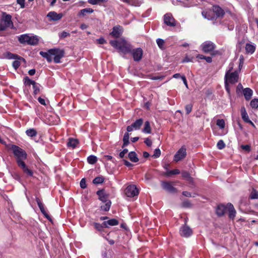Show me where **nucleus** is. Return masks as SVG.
Masks as SVG:
<instances>
[{"label":"nucleus","instance_id":"6e6552de","mask_svg":"<svg viewBox=\"0 0 258 258\" xmlns=\"http://www.w3.org/2000/svg\"><path fill=\"white\" fill-rule=\"evenodd\" d=\"M52 55L54 61L55 63H59L60 59L64 56V52L63 50L60 49H52Z\"/></svg>","mask_w":258,"mask_h":258},{"label":"nucleus","instance_id":"5701e85b","mask_svg":"<svg viewBox=\"0 0 258 258\" xmlns=\"http://www.w3.org/2000/svg\"><path fill=\"white\" fill-rule=\"evenodd\" d=\"M243 95L246 100H249L253 94L252 90L249 88H246L243 90Z\"/></svg>","mask_w":258,"mask_h":258},{"label":"nucleus","instance_id":"ddd939ff","mask_svg":"<svg viewBox=\"0 0 258 258\" xmlns=\"http://www.w3.org/2000/svg\"><path fill=\"white\" fill-rule=\"evenodd\" d=\"M179 231L181 236L185 237H188L192 234V230L186 225L182 226Z\"/></svg>","mask_w":258,"mask_h":258},{"label":"nucleus","instance_id":"f257e3e1","mask_svg":"<svg viewBox=\"0 0 258 258\" xmlns=\"http://www.w3.org/2000/svg\"><path fill=\"white\" fill-rule=\"evenodd\" d=\"M11 149L16 157L17 164L23 172L29 176H32L33 172L30 169L28 166L25 164L24 160L27 159V154L26 152L22 149L16 145H12Z\"/></svg>","mask_w":258,"mask_h":258},{"label":"nucleus","instance_id":"f3484780","mask_svg":"<svg viewBox=\"0 0 258 258\" xmlns=\"http://www.w3.org/2000/svg\"><path fill=\"white\" fill-rule=\"evenodd\" d=\"M97 195L99 197V199L103 203L110 201V200H108V195L106 194L104 190H99L97 191Z\"/></svg>","mask_w":258,"mask_h":258},{"label":"nucleus","instance_id":"09e8293b","mask_svg":"<svg viewBox=\"0 0 258 258\" xmlns=\"http://www.w3.org/2000/svg\"><path fill=\"white\" fill-rule=\"evenodd\" d=\"M80 187L82 188H85L87 187L86 180L85 178H82L80 183Z\"/></svg>","mask_w":258,"mask_h":258},{"label":"nucleus","instance_id":"ea45409f","mask_svg":"<svg viewBox=\"0 0 258 258\" xmlns=\"http://www.w3.org/2000/svg\"><path fill=\"white\" fill-rule=\"evenodd\" d=\"M250 104L252 108H257L258 107V99L255 98L252 99Z\"/></svg>","mask_w":258,"mask_h":258},{"label":"nucleus","instance_id":"58836bf2","mask_svg":"<svg viewBox=\"0 0 258 258\" xmlns=\"http://www.w3.org/2000/svg\"><path fill=\"white\" fill-rule=\"evenodd\" d=\"M36 82L34 81L30 80L28 77L24 78V83L27 85H34Z\"/></svg>","mask_w":258,"mask_h":258},{"label":"nucleus","instance_id":"de8ad7c7","mask_svg":"<svg viewBox=\"0 0 258 258\" xmlns=\"http://www.w3.org/2000/svg\"><path fill=\"white\" fill-rule=\"evenodd\" d=\"M241 115V117L244 122H247L248 120H250L247 112L245 113H243Z\"/></svg>","mask_w":258,"mask_h":258},{"label":"nucleus","instance_id":"0e129e2a","mask_svg":"<svg viewBox=\"0 0 258 258\" xmlns=\"http://www.w3.org/2000/svg\"><path fill=\"white\" fill-rule=\"evenodd\" d=\"M181 79L182 80L183 82V83L185 85V86L187 88L188 87V85H187V81H186V78L185 76H182L181 77Z\"/></svg>","mask_w":258,"mask_h":258},{"label":"nucleus","instance_id":"7ed1b4c3","mask_svg":"<svg viewBox=\"0 0 258 258\" xmlns=\"http://www.w3.org/2000/svg\"><path fill=\"white\" fill-rule=\"evenodd\" d=\"M18 40L21 44L36 45L38 44L40 37L37 35L24 34L18 36Z\"/></svg>","mask_w":258,"mask_h":258},{"label":"nucleus","instance_id":"c85d7f7f","mask_svg":"<svg viewBox=\"0 0 258 258\" xmlns=\"http://www.w3.org/2000/svg\"><path fill=\"white\" fill-rule=\"evenodd\" d=\"M128 156L130 160L133 162H137L139 161L137 155L135 152H130Z\"/></svg>","mask_w":258,"mask_h":258},{"label":"nucleus","instance_id":"a211bd4d","mask_svg":"<svg viewBox=\"0 0 258 258\" xmlns=\"http://www.w3.org/2000/svg\"><path fill=\"white\" fill-rule=\"evenodd\" d=\"M52 49H49L47 52H44V51H40V54L43 57L45 58L48 62H51L52 60Z\"/></svg>","mask_w":258,"mask_h":258},{"label":"nucleus","instance_id":"a18cd8bd","mask_svg":"<svg viewBox=\"0 0 258 258\" xmlns=\"http://www.w3.org/2000/svg\"><path fill=\"white\" fill-rule=\"evenodd\" d=\"M161 155V151L159 149L157 148L156 149L154 152V154L153 155V157L154 158H158Z\"/></svg>","mask_w":258,"mask_h":258},{"label":"nucleus","instance_id":"774afa93","mask_svg":"<svg viewBox=\"0 0 258 258\" xmlns=\"http://www.w3.org/2000/svg\"><path fill=\"white\" fill-rule=\"evenodd\" d=\"M204 59H205L208 62H211L212 61V58L210 56H205Z\"/></svg>","mask_w":258,"mask_h":258},{"label":"nucleus","instance_id":"f704fd0d","mask_svg":"<svg viewBox=\"0 0 258 258\" xmlns=\"http://www.w3.org/2000/svg\"><path fill=\"white\" fill-rule=\"evenodd\" d=\"M180 173V171L178 169H174L172 170H169L167 171L165 173V175L167 176H170L171 175L173 174H178Z\"/></svg>","mask_w":258,"mask_h":258},{"label":"nucleus","instance_id":"37998d69","mask_svg":"<svg viewBox=\"0 0 258 258\" xmlns=\"http://www.w3.org/2000/svg\"><path fill=\"white\" fill-rule=\"evenodd\" d=\"M33 88L34 90V94H37L39 92L40 88H39V85L37 84L36 83H35L34 85H33Z\"/></svg>","mask_w":258,"mask_h":258},{"label":"nucleus","instance_id":"4be33fe9","mask_svg":"<svg viewBox=\"0 0 258 258\" xmlns=\"http://www.w3.org/2000/svg\"><path fill=\"white\" fill-rule=\"evenodd\" d=\"M227 210V205L225 206L224 205H219L216 209V213L218 216H223Z\"/></svg>","mask_w":258,"mask_h":258},{"label":"nucleus","instance_id":"f8f14e48","mask_svg":"<svg viewBox=\"0 0 258 258\" xmlns=\"http://www.w3.org/2000/svg\"><path fill=\"white\" fill-rule=\"evenodd\" d=\"M133 55L134 60L136 61H140L143 56V50L141 48H137L136 49H132L131 52H130Z\"/></svg>","mask_w":258,"mask_h":258},{"label":"nucleus","instance_id":"cd10ccee","mask_svg":"<svg viewBox=\"0 0 258 258\" xmlns=\"http://www.w3.org/2000/svg\"><path fill=\"white\" fill-rule=\"evenodd\" d=\"M79 142L78 140L75 139L73 138H70L69 140V141L67 143V145L68 147H72L73 148H75L77 145L78 144Z\"/></svg>","mask_w":258,"mask_h":258},{"label":"nucleus","instance_id":"a19ab883","mask_svg":"<svg viewBox=\"0 0 258 258\" xmlns=\"http://www.w3.org/2000/svg\"><path fill=\"white\" fill-rule=\"evenodd\" d=\"M156 42L160 48L163 49L164 48V41L163 39L158 38L156 40Z\"/></svg>","mask_w":258,"mask_h":258},{"label":"nucleus","instance_id":"0eeeda50","mask_svg":"<svg viewBox=\"0 0 258 258\" xmlns=\"http://www.w3.org/2000/svg\"><path fill=\"white\" fill-rule=\"evenodd\" d=\"M186 156V150L185 146H182L174 156L173 160L175 162L183 159Z\"/></svg>","mask_w":258,"mask_h":258},{"label":"nucleus","instance_id":"473e14b6","mask_svg":"<svg viewBox=\"0 0 258 258\" xmlns=\"http://www.w3.org/2000/svg\"><path fill=\"white\" fill-rule=\"evenodd\" d=\"M88 162L91 164H94L97 161V158L94 155H90L87 158Z\"/></svg>","mask_w":258,"mask_h":258},{"label":"nucleus","instance_id":"6ab92c4d","mask_svg":"<svg viewBox=\"0 0 258 258\" xmlns=\"http://www.w3.org/2000/svg\"><path fill=\"white\" fill-rule=\"evenodd\" d=\"M227 210L229 212V217L230 219H233L235 217L236 215V211L233 206V205L231 203H228L227 204Z\"/></svg>","mask_w":258,"mask_h":258},{"label":"nucleus","instance_id":"423d86ee","mask_svg":"<svg viewBox=\"0 0 258 258\" xmlns=\"http://www.w3.org/2000/svg\"><path fill=\"white\" fill-rule=\"evenodd\" d=\"M124 192L127 197H134L138 195L139 190L135 185L132 184L126 187Z\"/></svg>","mask_w":258,"mask_h":258},{"label":"nucleus","instance_id":"393cba45","mask_svg":"<svg viewBox=\"0 0 258 258\" xmlns=\"http://www.w3.org/2000/svg\"><path fill=\"white\" fill-rule=\"evenodd\" d=\"M142 132L145 134L151 133V127L150 123L149 121H145L144 128L142 130Z\"/></svg>","mask_w":258,"mask_h":258},{"label":"nucleus","instance_id":"603ef678","mask_svg":"<svg viewBox=\"0 0 258 258\" xmlns=\"http://www.w3.org/2000/svg\"><path fill=\"white\" fill-rule=\"evenodd\" d=\"M13 67L15 69H17L20 66V62L19 61L17 60H15L13 62Z\"/></svg>","mask_w":258,"mask_h":258},{"label":"nucleus","instance_id":"c756f323","mask_svg":"<svg viewBox=\"0 0 258 258\" xmlns=\"http://www.w3.org/2000/svg\"><path fill=\"white\" fill-rule=\"evenodd\" d=\"M26 134L29 137H34L37 135V132L34 128H29L26 130Z\"/></svg>","mask_w":258,"mask_h":258},{"label":"nucleus","instance_id":"4d7b16f0","mask_svg":"<svg viewBox=\"0 0 258 258\" xmlns=\"http://www.w3.org/2000/svg\"><path fill=\"white\" fill-rule=\"evenodd\" d=\"M8 56L9 58L11 59H16L18 58V55L11 53H9Z\"/></svg>","mask_w":258,"mask_h":258},{"label":"nucleus","instance_id":"7c9ffc66","mask_svg":"<svg viewBox=\"0 0 258 258\" xmlns=\"http://www.w3.org/2000/svg\"><path fill=\"white\" fill-rule=\"evenodd\" d=\"M103 203L104 204L101 206V209L104 211H108L111 205V202L110 201Z\"/></svg>","mask_w":258,"mask_h":258},{"label":"nucleus","instance_id":"864d4df0","mask_svg":"<svg viewBox=\"0 0 258 258\" xmlns=\"http://www.w3.org/2000/svg\"><path fill=\"white\" fill-rule=\"evenodd\" d=\"M25 0H17V3L20 6L21 8H25Z\"/></svg>","mask_w":258,"mask_h":258},{"label":"nucleus","instance_id":"412c9836","mask_svg":"<svg viewBox=\"0 0 258 258\" xmlns=\"http://www.w3.org/2000/svg\"><path fill=\"white\" fill-rule=\"evenodd\" d=\"M122 28L120 26H115L113 28L112 31L110 34L114 37L118 38L121 33Z\"/></svg>","mask_w":258,"mask_h":258},{"label":"nucleus","instance_id":"c03bdc74","mask_svg":"<svg viewBox=\"0 0 258 258\" xmlns=\"http://www.w3.org/2000/svg\"><path fill=\"white\" fill-rule=\"evenodd\" d=\"M95 228L99 231H102L104 227L103 223L102 224L99 223H95L94 224Z\"/></svg>","mask_w":258,"mask_h":258},{"label":"nucleus","instance_id":"2eb2a0df","mask_svg":"<svg viewBox=\"0 0 258 258\" xmlns=\"http://www.w3.org/2000/svg\"><path fill=\"white\" fill-rule=\"evenodd\" d=\"M162 187L167 191L171 193L176 192L177 190L174 188L169 182L163 181L161 183Z\"/></svg>","mask_w":258,"mask_h":258},{"label":"nucleus","instance_id":"8fccbe9b","mask_svg":"<svg viewBox=\"0 0 258 258\" xmlns=\"http://www.w3.org/2000/svg\"><path fill=\"white\" fill-rule=\"evenodd\" d=\"M69 36H70V34L66 31H62L59 34V36L60 38H64Z\"/></svg>","mask_w":258,"mask_h":258},{"label":"nucleus","instance_id":"bb28decb","mask_svg":"<svg viewBox=\"0 0 258 258\" xmlns=\"http://www.w3.org/2000/svg\"><path fill=\"white\" fill-rule=\"evenodd\" d=\"M255 50V46L250 43H246L245 45V50L247 53L252 54Z\"/></svg>","mask_w":258,"mask_h":258},{"label":"nucleus","instance_id":"2f4dec72","mask_svg":"<svg viewBox=\"0 0 258 258\" xmlns=\"http://www.w3.org/2000/svg\"><path fill=\"white\" fill-rule=\"evenodd\" d=\"M129 138H130V135L128 134V132L125 133L123 138V144L122 146V148L127 146L129 144Z\"/></svg>","mask_w":258,"mask_h":258},{"label":"nucleus","instance_id":"9d476101","mask_svg":"<svg viewBox=\"0 0 258 258\" xmlns=\"http://www.w3.org/2000/svg\"><path fill=\"white\" fill-rule=\"evenodd\" d=\"M201 47L205 53H208L212 51L215 49V45L211 41H207L202 43Z\"/></svg>","mask_w":258,"mask_h":258},{"label":"nucleus","instance_id":"69168bd1","mask_svg":"<svg viewBox=\"0 0 258 258\" xmlns=\"http://www.w3.org/2000/svg\"><path fill=\"white\" fill-rule=\"evenodd\" d=\"M182 195L187 197H191V194L189 192L186 191H183Z\"/></svg>","mask_w":258,"mask_h":258},{"label":"nucleus","instance_id":"a878e982","mask_svg":"<svg viewBox=\"0 0 258 258\" xmlns=\"http://www.w3.org/2000/svg\"><path fill=\"white\" fill-rule=\"evenodd\" d=\"M94 12V10L91 8H85L81 10L78 13L79 17H83L86 15L87 14H91Z\"/></svg>","mask_w":258,"mask_h":258},{"label":"nucleus","instance_id":"e2e57ef3","mask_svg":"<svg viewBox=\"0 0 258 258\" xmlns=\"http://www.w3.org/2000/svg\"><path fill=\"white\" fill-rule=\"evenodd\" d=\"M122 2L125 3H127L129 5H134V0H121Z\"/></svg>","mask_w":258,"mask_h":258},{"label":"nucleus","instance_id":"4468645a","mask_svg":"<svg viewBox=\"0 0 258 258\" xmlns=\"http://www.w3.org/2000/svg\"><path fill=\"white\" fill-rule=\"evenodd\" d=\"M63 15L61 13L57 14L55 12L51 11L48 13L47 17L49 18L50 21H56L61 19Z\"/></svg>","mask_w":258,"mask_h":258},{"label":"nucleus","instance_id":"13d9d810","mask_svg":"<svg viewBox=\"0 0 258 258\" xmlns=\"http://www.w3.org/2000/svg\"><path fill=\"white\" fill-rule=\"evenodd\" d=\"M145 143L147 146L150 147L152 145V142L149 138H146L145 140Z\"/></svg>","mask_w":258,"mask_h":258},{"label":"nucleus","instance_id":"bf43d9fd","mask_svg":"<svg viewBox=\"0 0 258 258\" xmlns=\"http://www.w3.org/2000/svg\"><path fill=\"white\" fill-rule=\"evenodd\" d=\"M181 174L182 177L185 178H189L190 177L189 174L186 171H183Z\"/></svg>","mask_w":258,"mask_h":258},{"label":"nucleus","instance_id":"b1692460","mask_svg":"<svg viewBox=\"0 0 258 258\" xmlns=\"http://www.w3.org/2000/svg\"><path fill=\"white\" fill-rule=\"evenodd\" d=\"M118 224V221L115 219H111L108 221L103 222V225L105 227H108V226H115Z\"/></svg>","mask_w":258,"mask_h":258},{"label":"nucleus","instance_id":"79ce46f5","mask_svg":"<svg viewBox=\"0 0 258 258\" xmlns=\"http://www.w3.org/2000/svg\"><path fill=\"white\" fill-rule=\"evenodd\" d=\"M217 148L220 149L222 150L225 147V144L223 140H221L218 141L217 144Z\"/></svg>","mask_w":258,"mask_h":258},{"label":"nucleus","instance_id":"39448f33","mask_svg":"<svg viewBox=\"0 0 258 258\" xmlns=\"http://www.w3.org/2000/svg\"><path fill=\"white\" fill-rule=\"evenodd\" d=\"M13 27L12 16L4 13L0 22V31L5 30L8 27Z\"/></svg>","mask_w":258,"mask_h":258},{"label":"nucleus","instance_id":"c9c22d12","mask_svg":"<svg viewBox=\"0 0 258 258\" xmlns=\"http://www.w3.org/2000/svg\"><path fill=\"white\" fill-rule=\"evenodd\" d=\"M211 12L203 11L202 13V16L208 20H212L214 18L211 15Z\"/></svg>","mask_w":258,"mask_h":258},{"label":"nucleus","instance_id":"72a5a7b5","mask_svg":"<svg viewBox=\"0 0 258 258\" xmlns=\"http://www.w3.org/2000/svg\"><path fill=\"white\" fill-rule=\"evenodd\" d=\"M108 0H88V2L91 5H100L102 3H106Z\"/></svg>","mask_w":258,"mask_h":258},{"label":"nucleus","instance_id":"e433bc0d","mask_svg":"<svg viewBox=\"0 0 258 258\" xmlns=\"http://www.w3.org/2000/svg\"><path fill=\"white\" fill-rule=\"evenodd\" d=\"M103 181L104 178L101 176L96 177L93 180V183L96 184L102 183Z\"/></svg>","mask_w":258,"mask_h":258},{"label":"nucleus","instance_id":"3c124183","mask_svg":"<svg viewBox=\"0 0 258 258\" xmlns=\"http://www.w3.org/2000/svg\"><path fill=\"white\" fill-rule=\"evenodd\" d=\"M241 149H242L244 150H245L246 151L249 152L250 151L251 148L250 146L248 145H242L241 146Z\"/></svg>","mask_w":258,"mask_h":258},{"label":"nucleus","instance_id":"338daca9","mask_svg":"<svg viewBox=\"0 0 258 258\" xmlns=\"http://www.w3.org/2000/svg\"><path fill=\"white\" fill-rule=\"evenodd\" d=\"M36 71L35 69H31L29 71L28 73L30 76L34 75L35 74Z\"/></svg>","mask_w":258,"mask_h":258},{"label":"nucleus","instance_id":"49530a36","mask_svg":"<svg viewBox=\"0 0 258 258\" xmlns=\"http://www.w3.org/2000/svg\"><path fill=\"white\" fill-rule=\"evenodd\" d=\"M192 108V105L191 104H187L185 107L186 114H189L191 111Z\"/></svg>","mask_w":258,"mask_h":258},{"label":"nucleus","instance_id":"9b49d317","mask_svg":"<svg viewBox=\"0 0 258 258\" xmlns=\"http://www.w3.org/2000/svg\"><path fill=\"white\" fill-rule=\"evenodd\" d=\"M164 23L170 27L176 26V21L171 13H167L164 16Z\"/></svg>","mask_w":258,"mask_h":258},{"label":"nucleus","instance_id":"052dcab7","mask_svg":"<svg viewBox=\"0 0 258 258\" xmlns=\"http://www.w3.org/2000/svg\"><path fill=\"white\" fill-rule=\"evenodd\" d=\"M38 100L41 104L43 105H46L45 100L44 99L41 98V97H39L38 99Z\"/></svg>","mask_w":258,"mask_h":258},{"label":"nucleus","instance_id":"5fc2aeb1","mask_svg":"<svg viewBox=\"0 0 258 258\" xmlns=\"http://www.w3.org/2000/svg\"><path fill=\"white\" fill-rule=\"evenodd\" d=\"M128 152V150L127 149H124L123 150V151H122L121 152H120L119 153V157L120 158H122L125 154H126Z\"/></svg>","mask_w":258,"mask_h":258},{"label":"nucleus","instance_id":"680f3d73","mask_svg":"<svg viewBox=\"0 0 258 258\" xmlns=\"http://www.w3.org/2000/svg\"><path fill=\"white\" fill-rule=\"evenodd\" d=\"M124 164L127 167H132L133 165L127 160H123Z\"/></svg>","mask_w":258,"mask_h":258},{"label":"nucleus","instance_id":"dca6fc26","mask_svg":"<svg viewBox=\"0 0 258 258\" xmlns=\"http://www.w3.org/2000/svg\"><path fill=\"white\" fill-rule=\"evenodd\" d=\"M36 202H37V203L38 204V207H39V208L41 213L44 215V216L47 219L50 220V217L49 216V215L47 214V212L46 211V210L45 209V208H44V205L41 202V200L38 198H36Z\"/></svg>","mask_w":258,"mask_h":258},{"label":"nucleus","instance_id":"f03ea898","mask_svg":"<svg viewBox=\"0 0 258 258\" xmlns=\"http://www.w3.org/2000/svg\"><path fill=\"white\" fill-rule=\"evenodd\" d=\"M110 44L124 54L131 52L133 46L124 38H121L117 40H112Z\"/></svg>","mask_w":258,"mask_h":258},{"label":"nucleus","instance_id":"1a4fd4ad","mask_svg":"<svg viewBox=\"0 0 258 258\" xmlns=\"http://www.w3.org/2000/svg\"><path fill=\"white\" fill-rule=\"evenodd\" d=\"M143 124V119L142 118H139L138 119H137L131 125H128L127 126V132H131L134 130H139L140 129Z\"/></svg>","mask_w":258,"mask_h":258},{"label":"nucleus","instance_id":"6e6d98bb","mask_svg":"<svg viewBox=\"0 0 258 258\" xmlns=\"http://www.w3.org/2000/svg\"><path fill=\"white\" fill-rule=\"evenodd\" d=\"M96 41L98 44H103L106 42V40L103 37H101L99 39H97L96 40Z\"/></svg>","mask_w":258,"mask_h":258},{"label":"nucleus","instance_id":"20e7f679","mask_svg":"<svg viewBox=\"0 0 258 258\" xmlns=\"http://www.w3.org/2000/svg\"><path fill=\"white\" fill-rule=\"evenodd\" d=\"M233 69V64L230 63L229 66V69L226 72L225 76V81L226 83L235 84L238 81V74L237 71L231 72Z\"/></svg>","mask_w":258,"mask_h":258},{"label":"nucleus","instance_id":"aec40b11","mask_svg":"<svg viewBox=\"0 0 258 258\" xmlns=\"http://www.w3.org/2000/svg\"><path fill=\"white\" fill-rule=\"evenodd\" d=\"M213 11L216 15L217 17H222L225 14L224 10L218 6H214Z\"/></svg>","mask_w":258,"mask_h":258},{"label":"nucleus","instance_id":"4c0bfd02","mask_svg":"<svg viewBox=\"0 0 258 258\" xmlns=\"http://www.w3.org/2000/svg\"><path fill=\"white\" fill-rule=\"evenodd\" d=\"M217 125L220 127L221 129H223L225 127V121L223 119H218L216 122Z\"/></svg>","mask_w":258,"mask_h":258}]
</instances>
